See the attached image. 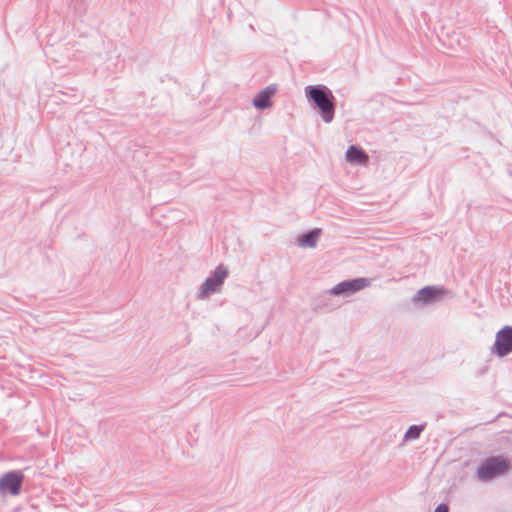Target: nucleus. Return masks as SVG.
<instances>
[{"label":"nucleus","mask_w":512,"mask_h":512,"mask_svg":"<svg viewBox=\"0 0 512 512\" xmlns=\"http://www.w3.org/2000/svg\"><path fill=\"white\" fill-rule=\"evenodd\" d=\"M322 234L320 228H314L298 237V243L302 247L314 248L316 247L317 241Z\"/></svg>","instance_id":"obj_10"},{"label":"nucleus","mask_w":512,"mask_h":512,"mask_svg":"<svg viewBox=\"0 0 512 512\" xmlns=\"http://www.w3.org/2000/svg\"><path fill=\"white\" fill-rule=\"evenodd\" d=\"M274 93L275 89L270 86L257 93L252 101L254 107L259 110H265L269 108L272 105L271 97Z\"/></svg>","instance_id":"obj_8"},{"label":"nucleus","mask_w":512,"mask_h":512,"mask_svg":"<svg viewBox=\"0 0 512 512\" xmlns=\"http://www.w3.org/2000/svg\"><path fill=\"white\" fill-rule=\"evenodd\" d=\"M511 470L508 458L498 455L486 458L476 470V478L480 482H489L497 477L507 474Z\"/></svg>","instance_id":"obj_2"},{"label":"nucleus","mask_w":512,"mask_h":512,"mask_svg":"<svg viewBox=\"0 0 512 512\" xmlns=\"http://www.w3.org/2000/svg\"><path fill=\"white\" fill-rule=\"evenodd\" d=\"M495 353L499 357L507 356L512 352V327L504 326L496 333L495 343L493 345Z\"/></svg>","instance_id":"obj_6"},{"label":"nucleus","mask_w":512,"mask_h":512,"mask_svg":"<svg viewBox=\"0 0 512 512\" xmlns=\"http://www.w3.org/2000/svg\"><path fill=\"white\" fill-rule=\"evenodd\" d=\"M434 512H449L448 505L441 503L435 508Z\"/></svg>","instance_id":"obj_12"},{"label":"nucleus","mask_w":512,"mask_h":512,"mask_svg":"<svg viewBox=\"0 0 512 512\" xmlns=\"http://www.w3.org/2000/svg\"><path fill=\"white\" fill-rule=\"evenodd\" d=\"M305 95L320 111L322 120L330 123L335 113V97L331 90L323 85H309L305 88Z\"/></svg>","instance_id":"obj_1"},{"label":"nucleus","mask_w":512,"mask_h":512,"mask_svg":"<svg viewBox=\"0 0 512 512\" xmlns=\"http://www.w3.org/2000/svg\"><path fill=\"white\" fill-rule=\"evenodd\" d=\"M372 283V279L370 278H355L351 280H345L342 281L335 286H333L329 293L333 296H343V297H349L366 287H369Z\"/></svg>","instance_id":"obj_4"},{"label":"nucleus","mask_w":512,"mask_h":512,"mask_svg":"<svg viewBox=\"0 0 512 512\" xmlns=\"http://www.w3.org/2000/svg\"><path fill=\"white\" fill-rule=\"evenodd\" d=\"M228 275L227 267L223 264H219L213 271V274L208 277L198 289L197 299L205 300L210 294L218 292Z\"/></svg>","instance_id":"obj_3"},{"label":"nucleus","mask_w":512,"mask_h":512,"mask_svg":"<svg viewBox=\"0 0 512 512\" xmlns=\"http://www.w3.org/2000/svg\"><path fill=\"white\" fill-rule=\"evenodd\" d=\"M346 160L353 164H366L369 157L363 149L351 145L346 151Z\"/></svg>","instance_id":"obj_9"},{"label":"nucleus","mask_w":512,"mask_h":512,"mask_svg":"<svg viewBox=\"0 0 512 512\" xmlns=\"http://www.w3.org/2000/svg\"><path fill=\"white\" fill-rule=\"evenodd\" d=\"M445 294L443 287L425 286L413 295L411 301L415 306L423 307L440 301Z\"/></svg>","instance_id":"obj_5"},{"label":"nucleus","mask_w":512,"mask_h":512,"mask_svg":"<svg viewBox=\"0 0 512 512\" xmlns=\"http://www.w3.org/2000/svg\"><path fill=\"white\" fill-rule=\"evenodd\" d=\"M425 429L424 425H411L404 434L405 440H416Z\"/></svg>","instance_id":"obj_11"},{"label":"nucleus","mask_w":512,"mask_h":512,"mask_svg":"<svg viewBox=\"0 0 512 512\" xmlns=\"http://www.w3.org/2000/svg\"><path fill=\"white\" fill-rule=\"evenodd\" d=\"M23 482V475L20 471H11L6 473L0 479V491L9 492L11 495L19 494Z\"/></svg>","instance_id":"obj_7"}]
</instances>
